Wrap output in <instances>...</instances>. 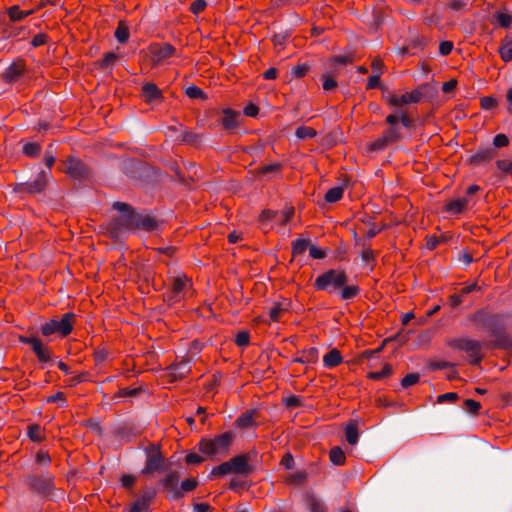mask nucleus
Instances as JSON below:
<instances>
[{
    "label": "nucleus",
    "mask_w": 512,
    "mask_h": 512,
    "mask_svg": "<svg viewBox=\"0 0 512 512\" xmlns=\"http://www.w3.org/2000/svg\"><path fill=\"white\" fill-rule=\"evenodd\" d=\"M496 155L493 148H485L478 150L475 154L469 158V163L474 166H479L490 162Z\"/></svg>",
    "instance_id": "412c9836"
},
{
    "label": "nucleus",
    "mask_w": 512,
    "mask_h": 512,
    "mask_svg": "<svg viewBox=\"0 0 512 512\" xmlns=\"http://www.w3.org/2000/svg\"><path fill=\"white\" fill-rule=\"evenodd\" d=\"M231 470L233 473L249 475L252 471V467L249 465V454H242L234 456L229 460Z\"/></svg>",
    "instance_id": "6ab92c4d"
},
{
    "label": "nucleus",
    "mask_w": 512,
    "mask_h": 512,
    "mask_svg": "<svg viewBox=\"0 0 512 512\" xmlns=\"http://www.w3.org/2000/svg\"><path fill=\"white\" fill-rule=\"evenodd\" d=\"M276 217H278L277 211L270 209L263 210L258 217V220L262 225V229H265L268 226V224Z\"/></svg>",
    "instance_id": "a19ab883"
},
{
    "label": "nucleus",
    "mask_w": 512,
    "mask_h": 512,
    "mask_svg": "<svg viewBox=\"0 0 512 512\" xmlns=\"http://www.w3.org/2000/svg\"><path fill=\"white\" fill-rule=\"evenodd\" d=\"M223 117L220 122L224 130L232 132L239 126L240 113L230 108L222 110Z\"/></svg>",
    "instance_id": "aec40b11"
},
{
    "label": "nucleus",
    "mask_w": 512,
    "mask_h": 512,
    "mask_svg": "<svg viewBox=\"0 0 512 512\" xmlns=\"http://www.w3.org/2000/svg\"><path fill=\"white\" fill-rule=\"evenodd\" d=\"M35 461L37 464L48 466L51 463V457L47 451L39 450L36 453Z\"/></svg>",
    "instance_id": "69168bd1"
},
{
    "label": "nucleus",
    "mask_w": 512,
    "mask_h": 512,
    "mask_svg": "<svg viewBox=\"0 0 512 512\" xmlns=\"http://www.w3.org/2000/svg\"><path fill=\"white\" fill-rule=\"evenodd\" d=\"M148 49L154 64H159L176 55V48L167 42L153 43Z\"/></svg>",
    "instance_id": "dca6fc26"
},
{
    "label": "nucleus",
    "mask_w": 512,
    "mask_h": 512,
    "mask_svg": "<svg viewBox=\"0 0 512 512\" xmlns=\"http://www.w3.org/2000/svg\"><path fill=\"white\" fill-rule=\"evenodd\" d=\"M22 151H23L24 155L34 158V157H37L40 155L41 145L39 143H35V142L26 143V144H24Z\"/></svg>",
    "instance_id": "37998d69"
},
{
    "label": "nucleus",
    "mask_w": 512,
    "mask_h": 512,
    "mask_svg": "<svg viewBox=\"0 0 512 512\" xmlns=\"http://www.w3.org/2000/svg\"><path fill=\"white\" fill-rule=\"evenodd\" d=\"M146 462L142 470L144 474H150L163 468L164 457L161 453L160 446L150 444L145 449Z\"/></svg>",
    "instance_id": "ddd939ff"
},
{
    "label": "nucleus",
    "mask_w": 512,
    "mask_h": 512,
    "mask_svg": "<svg viewBox=\"0 0 512 512\" xmlns=\"http://www.w3.org/2000/svg\"><path fill=\"white\" fill-rule=\"evenodd\" d=\"M343 193H344V189L341 186H336V187L329 189L326 192L324 199L328 203H335L342 199Z\"/></svg>",
    "instance_id": "4c0bfd02"
},
{
    "label": "nucleus",
    "mask_w": 512,
    "mask_h": 512,
    "mask_svg": "<svg viewBox=\"0 0 512 512\" xmlns=\"http://www.w3.org/2000/svg\"><path fill=\"white\" fill-rule=\"evenodd\" d=\"M322 87L325 91H331L337 87L336 80L330 76L329 74H323L322 77Z\"/></svg>",
    "instance_id": "13d9d810"
},
{
    "label": "nucleus",
    "mask_w": 512,
    "mask_h": 512,
    "mask_svg": "<svg viewBox=\"0 0 512 512\" xmlns=\"http://www.w3.org/2000/svg\"><path fill=\"white\" fill-rule=\"evenodd\" d=\"M169 369L171 370V375L175 380L183 379L190 371L187 361L172 364Z\"/></svg>",
    "instance_id": "bb28decb"
},
{
    "label": "nucleus",
    "mask_w": 512,
    "mask_h": 512,
    "mask_svg": "<svg viewBox=\"0 0 512 512\" xmlns=\"http://www.w3.org/2000/svg\"><path fill=\"white\" fill-rule=\"evenodd\" d=\"M159 224L155 217L139 213L135 229L152 232L157 230Z\"/></svg>",
    "instance_id": "5701e85b"
},
{
    "label": "nucleus",
    "mask_w": 512,
    "mask_h": 512,
    "mask_svg": "<svg viewBox=\"0 0 512 512\" xmlns=\"http://www.w3.org/2000/svg\"><path fill=\"white\" fill-rule=\"evenodd\" d=\"M55 477L50 472H31L24 477L25 486L33 493L48 496L54 489Z\"/></svg>",
    "instance_id": "39448f33"
},
{
    "label": "nucleus",
    "mask_w": 512,
    "mask_h": 512,
    "mask_svg": "<svg viewBox=\"0 0 512 512\" xmlns=\"http://www.w3.org/2000/svg\"><path fill=\"white\" fill-rule=\"evenodd\" d=\"M286 312V308H284L280 303H276L270 308L268 314L271 321L278 322Z\"/></svg>",
    "instance_id": "79ce46f5"
},
{
    "label": "nucleus",
    "mask_w": 512,
    "mask_h": 512,
    "mask_svg": "<svg viewBox=\"0 0 512 512\" xmlns=\"http://www.w3.org/2000/svg\"><path fill=\"white\" fill-rule=\"evenodd\" d=\"M498 52L504 62L512 61V38H504L499 46Z\"/></svg>",
    "instance_id": "cd10ccee"
},
{
    "label": "nucleus",
    "mask_w": 512,
    "mask_h": 512,
    "mask_svg": "<svg viewBox=\"0 0 512 512\" xmlns=\"http://www.w3.org/2000/svg\"><path fill=\"white\" fill-rule=\"evenodd\" d=\"M387 103L393 107H403L405 105L411 104L408 98V92L398 95L391 94L386 98Z\"/></svg>",
    "instance_id": "72a5a7b5"
},
{
    "label": "nucleus",
    "mask_w": 512,
    "mask_h": 512,
    "mask_svg": "<svg viewBox=\"0 0 512 512\" xmlns=\"http://www.w3.org/2000/svg\"><path fill=\"white\" fill-rule=\"evenodd\" d=\"M89 378L88 372H81L71 378L68 379L67 385L70 387L76 386L79 383L87 381Z\"/></svg>",
    "instance_id": "e2e57ef3"
},
{
    "label": "nucleus",
    "mask_w": 512,
    "mask_h": 512,
    "mask_svg": "<svg viewBox=\"0 0 512 512\" xmlns=\"http://www.w3.org/2000/svg\"><path fill=\"white\" fill-rule=\"evenodd\" d=\"M308 477V474L306 471H297L293 474H290L285 482L287 485H293V486H299L303 484Z\"/></svg>",
    "instance_id": "e433bc0d"
},
{
    "label": "nucleus",
    "mask_w": 512,
    "mask_h": 512,
    "mask_svg": "<svg viewBox=\"0 0 512 512\" xmlns=\"http://www.w3.org/2000/svg\"><path fill=\"white\" fill-rule=\"evenodd\" d=\"M114 36L117 39V41L121 44H124L128 41L130 32H129V27L127 26L125 21L120 20L118 22V26L115 30Z\"/></svg>",
    "instance_id": "2f4dec72"
},
{
    "label": "nucleus",
    "mask_w": 512,
    "mask_h": 512,
    "mask_svg": "<svg viewBox=\"0 0 512 512\" xmlns=\"http://www.w3.org/2000/svg\"><path fill=\"white\" fill-rule=\"evenodd\" d=\"M346 441L350 445H355L359 439L358 426L355 421H350L345 428Z\"/></svg>",
    "instance_id": "7c9ffc66"
},
{
    "label": "nucleus",
    "mask_w": 512,
    "mask_h": 512,
    "mask_svg": "<svg viewBox=\"0 0 512 512\" xmlns=\"http://www.w3.org/2000/svg\"><path fill=\"white\" fill-rule=\"evenodd\" d=\"M192 287V280L180 273L171 279L169 289L164 293V299L169 304L178 303L186 297Z\"/></svg>",
    "instance_id": "0eeeda50"
},
{
    "label": "nucleus",
    "mask_w": 512,
    "mask_h": 512,
    "mask_svg": "<svg viewBox=\"0 0 512 512\" xmlns=\"http://www.w3.org/2000/svg\"><path fill=\"white\" fill-rule=\"evenodd\" d=\"M329 458H330V461L334 465H338V466L345 464V461H346V456H345L344 451L338 446L333 447L330 450Z\"/></svg>",
    "instance_id": "c9c22d12"
},
{
    "label": "nucleus",
    "mask_w": 512,
    "mask_h": 512,
    "mask_svg": "<svg viewBox=\"0 0 512 512\" xmlns=\"http://www.w3.org/2000/svg\"><path fill=\"white\" fill-rule=\"evenodd\" d=\"M207 6V3L205 0H195L190 5V11L198 15L199 13L203 12Z\"/></svg>",
    "instance_id": "774afa93"
},
{
    "label": "nucleus",
    "mask_w": 512,
    "mask_h": 512,
    "mask_svg": "<svg viewBox=\"0 0 512 512\" xmlns=\"http://www.w3.org/2000/svg\"><path fill=\"white\" fill-rule=\"evenodd\" d=\"M185 93L191 99H205L206 98L204 91L196 85L189 86L186 89Z\"/></svg>",
    "instance_id": "8fccbe9b"
},
{
    "label": "nucleus",
    "mask_w": 512,
    "mask_h": 512,
    "mask_svg": "<svg viewBox=\"0 0 512 512\" xmlns=\"http://www.w3.org/2000/svg\"><path fill=\"white\" fill-rule=\"evenodd\" d=\"M309 240L298 238L291 244V252L293 257H297L305 253L309 249Z\"/></svg>",
    "instance_id": "473e14b6"
},
{
    "label": "nucleus",
    "mask_w": 512,
    "mask_h": 512,
    "mask_svg": "<svg viewBox=\"0 0 512 512\" xmlns=\"http://www.w3.org/2000/svg\"><path fill=\"white\" fill-rule=\"evenodd\" d=\"M403 138L400 125L388 126L382 134L368 145L371 151H383Z\"/></svg>",
    "instance_id": "9d476101"
},
{
    "label": "nucleus",
    "mask_w": 512,
    "mask_h": 512,
    "mask_svg": "<svg viewBox=\"0 0 512 512\" xmlns=\"http://www.w3.org/2000/svg\"><path fill=\"white\" fill-rule=\"evenodd\" d=\"M469 201L467 198H457L446 202L443 211L452 215L463 213L468 207Z\"/></svg>",
    "instance_id": "4be33fe9"
},
{
    "label": "nucleus",
    "mask_w": 512,
    "mask_h": 512,
    "mask_svg": "<svg viewBox=\"0 0 512 512\" xmlns=\"http://www.w3.org/2000/svg\"><path fill=\"white\" fill-rule=\"evenodd\" d=\"M294 213H295L294 207H292V206L286 207L279 215L280 216V225H282V226L287 225L293 218Z\"/></svg>",
    "instance_id": "6e6d98bb"
},
{
    "label": "nucleus",
    "mask_w": 512,
    "mask_h": 512,
    "mask_svg": "<svg viewBox=\"0 0 512 512\" xmlns=\"http://www.w3.org/2000/svg\"><path fill=\"white\" fill-rule=\"evenodd\" d=\"M65 173L74 180H85L90 176V169L79 158L69 156L65 160Z\"/></svg>",
    "instance_id": "4468645a"
},
{
    "label": "nucleus",
    "mask_w": 512,
    "mask_h": 512,
    "mask_svg": "<svg viewBox=\"0 0 512 512\" xmlns=\"http://www.w3.org/2000/svg\"><path fill=\"white\" fill-rule=\"evenodd\" d=\"M155 496H156V491L155 490H146L135 501L140 503L141 505H143L144 508H148L149 509V507H150L152 501L154 500Z\"/></svg>",
    "instance_id": "a18cd8bd"
},
{
    "label": "nucleus",
    "mask_w": 512,
    "mask_h": 512,
    "mask_svg": "<svg viewBox=\"0 0 512 512\" xmlns=\"http://www.w3.org/2000/svg\"><path fill=\"white\" fill-rule=\"evenodd\" d=\"M295 135L297 138L302 139V140L312 139V138L316 137L317 132L312 127L302 125L296 129Z\"/></svg>",
    "instance_id": "ea45409f"
},
{
    "label": "nucleus",
    "mask_w": 512,
    "mask_h": 512,
    "mask_svg": "<svg viewBox=\"0 0 512 512\" xmlns=\"http://www.w3.org/2000/svg\"><path fill=\"white\" fill-rule=\"evenodd\" d=\"M27 436L35 443H41L45 440L44 431L38 424H31L27 427Z\"/></svg>",
    "instance_id": "c85d7f7f"
},
{
    "label": "nucleus",
    "mask_w": 512,
    "mask_h": 512,
    "mask_svg": "<svg viewBox=\"0 0 512 512\" xmlns=\"http://www.w3.org/2000/svg\"><path fill=\"white\" fill-rule=\"evenodd\" d=\"M347 282L348 275L345 270L329 269L315 279L314 288L329 294L339 291L341 300H350L359 295L360 287L356 284L347 285Z\"/></svg>",
    "instance_id": "f257e3e1"
},
{
    "label": "nucleus",
    "mask_w": 512,
    "mask_h": 512,
    "mask_svg": "<svg viewBox=\"0 0 512 512\" xmlns=\"http://www.w3.org/2000/svg\"><path fill=\"white\" fill-rule=\"evenodd\" d=\"M393 373V368H392V365L389 364V363H386L383 368L381 369V371H372V372H369L367 374V378L368 379H371V380H375V381H378V380H382L384 378H387L389 376H391Z\"/></svg>",
    "instance_id": "f704fd0d"
},
{
    "label": "nucleus",
    "mask_w": 512,
    "mask_h": 512,
    "mask_svg": "<svg viewBox=\"0 0 512 512\" xmlns=\"http://www.w3.org/2000/svg\"><path fill=\"white\" fill-rule=\"evenodd\" d=\"M35 12L36 9L21 10L18 5H13L7 10L8 17L12 22H19Z\"/></svg>",
    "instance_id": "a878e982"
},
{
    "label": "nucleus",
    "mask_w": 512,
    "mask_h": 512,
    "mask_svg": "<svg viewBox=\"0 0 512 512\" xmlns=\"http://www.w3.org/2000/svg\"><path fill=\"white\" fill-rule=\"evenodd\" d=\"M229 473H232L229 461L221 463L220 465L214 467L211 471L212 476H223Z\"/></svg>",
    "instance_id": "09e8293b"
},
{
    "label": "nucleus",
    "mask_w": 512,
    "mask_h": 512,
    "mask_svg": "<svg viewBox=\"0 0 512 512\" xmlns=\"http://www.w3.org/2000/svg\"><path fill=\"white\" fill-rule=\"evenodd\" d=\"M141 97L147 104L162 103L164 101L162 90L152 82H146L142 85Z\"/></svg>",
    "instance_id": "a211bd4d"
},
{
    "label": "nucleus",
    "mask_w": 512,
    "mask_h": 512,
    "mask_svg": "<svg viewBox=\"0 0 512 512\" xmlns=\"http://www.w3.org/2000/svg\"><path fill=\"white\" fill-rule=\"evenodd\" d=\"M280 169H281L280 163H272V164H267V165H263V166L259 167L257 169V173L259 175H266L269 173L278 172Z\"/></svg>",
    "instance_id": "bf43d9fd"
},
{
    "label": "nucleus",
    "mask_w": 512,
    "mask_h": 512,
    "mask_svg": "<svg viewBox=\"0 0 512 512\" xmlns=\"http://www.w3.org/2000/svg\"><path fill=\"white\" fill-rule=\"evenodd\" d=\"M403 138L400 125L388 126L382 134L368 145L371 151H383Z\"/></svg>",
    "instance_id": "9b49d317"
},
{
    "label": "nucleus",
    "mask_w": 512,
    "mask_h": 512,
    "mask_svg": "<svg viewBox=\"0 0 512 512\" xmlns=\"http://www.w3.org/2000/svg\"><path fill=\"white\" fill-rule=\"evenodd\" d=\"M19 341L31 346L32 351L40 363H48L51 361V350L45 346L39 338L20 336Z\"/></svg>",
    "instance_id": "2eb2a0df"
},
{
    "label": "nucleus",
    "mask_w": 512,
    "mask_h": 512,
    "mask_svg": "<svg viewBox=\"0 0 512 512\" xmlns=\"http://www.w3.org/2000/svg\"><path fill=\"white\" fill-rule=\"evenodd\" d=\"M284 404L288 408H297L302 406V399L300 396L290 395L289 397L285 398Z\"/></svg>",
    "instance_id": "338daca9"
},
{
    "label": "nucleus",
    "mask_w": 512,
    "mask_h": 512,
    "mask_svg": "<svg viewBox=\"0 0 512 512\" xmlns=\"http://www.w3.org/2000/svg\"><path fill=\"white\" fill-rule=\"evenodd\" d=\"M420 376L418 373H409L401 380V386L406 389L419 382Z\"/></svg>",
    "instance_id": "5fc2aeb1"
},
{
    "label": "nucleus",
    "mask_w": 512,
    "mask_h": 512,
    "mask_svg": "<svg viewBox=\"0 0 512 512\" xmlns=\"http://www.w3.org/2000/svg\"><path fill=\"white\" fill-rule=\"evenodd\" d=\"M447 345L455 350L464 351L470 358V364L480 365L484 358L482 354V343L478 340L468 338H452L446 341Z\"/></svg>",
    "instance_id": "423d86ee"
},
{
    "label": "nucleus",
    "mask_w": 512,
    "mask_h": 512,
    "mask_svg": "<svg viewBox=\"0 0 512 512\" xmlns=\"http://www.w3.org/2000/svg\"><path fill=\"white\" fill-rule=\"evenodd\" d=\"M179 479L180 475L177 471H170L160 481L163 490L169 492L171 499H180L183 497L182 491L178 488Z\"/></svg>",
    "instance_id": "f3484780"
},
{
    "label": "nucleus",
    "mask_w": 512,
    "mask_h": 512,
    "mask_svg": "<svg viewBox=\"0 0 512 512\" xmlns=\"http://www.w3.org/2000/svg\"><path fill=\"white\" fill-rule=\"evenodd\" d=\"M27 72V64L22 57L15 58L2 72L1 80L6 84H13L20 80Z\"/></svg>",
    "instance_id": "f8f14e48"
},
{
    "label": "nucleus",
    "mask_w": 512,
    "mask_h": 512,
    "mask_svg": "<svg viewBox=\"0 0 512 512\" xmlns=\"http://www.w3.org/2000/svg\"><path fill=\"white\" fill-rule=\"evenodd\" d=\"M118 60V55L113 52L105 53L98 61V65L101 69H108L115 65L116 61Z\"/></svg>",
    "instance_id": "58836bf2"
},
{
    "label": "nucleus",
    "mask_w": 512,
    "mask_h": 512,
    "mask_svg": "<svg viewBox=\"0 0 512 512\" xmlns=\"http://www.w3.org/2000/svg\"><path fill=\"white\" fill-rule=\"evenodd\" d=\"M250 343V334L248 331H240L235 337V344L238 347H247Z\"/></svg>",
    "instance_id": "603ef678"
},
{
    "label": "nucleus",
    "mask_w": 512,
    "mask_h": 512,
    "mask_svg": "<svg viewBox=\"0 0 512 512\" xmlns=\"http://www.w3.org/2000/svg\"><path fill=\"white\" fill-rule=\"evenodd\" d=\"M497 104V100L492 96H484L480 99V106L484 110L493 109Z\"/></svg>",
    "instance_id": "0e129e2a"
},
{
    "label": "nucleus",
    "mask_w": 512,
    "mask_h": 512,
    "mask_svg": "<svg viewBox=\"0 0 512 512\" xmlns=\"http://www.w3.org/2000/svg\"><path fill=\"white\" fill-rule=\"evenodd\" d=\"M309 70L310 66L308 64H298L292 68L291 73L296 78H302L307 75Z\"/></svg>",
    "instance_id": "052dcab7"
},
{
    "label": "nucleus",
    "mask_w": 512,
    "mask_h": 512,
    "mask_svg": "<svg viewBox=\"0 0 512 512\" xmlns=\"http://www.w3.org/2000/svg\"><path fill=\"white\" fill-rule=\"evenodd\" d=\"M472 320L485 328L489 335L495 338L491 342L492 347L499 349L512 348V337L505 332L500 315L478 310L473 314Z\"/></svg>",
    "instance_id": "f03ea898"
},
{
    "label": "nucleus",
    "mask_w": 512,
    "mask_h": 512,
    "mask_svg": "<svg viewBox=\"0 0 512 512\" xmlns=\"http://www.w3.org/2000/svg\"><path fill=\"white\" fill-rule=\"evenodd\" d=\"M308 506L310 512H326L324 504L312 496L308 500Z\"/></svg>",
    "instance_id": "680f3d73"
},
{
    "label": "nucleus",
    "mask_w": 512,
    "mask_h": 512,
    "mask_svg": "<svg viewBox=\"0 0 512 512\" xmlns=\"http://www.w3.org/2000/svg\"><path fill=\"white\" fill-rule=\"evenodd\" d=\"M342 362H343V357L341 355V352L337 348L331 349L323 357V365L329 369L337 367Z\"/></svg>",
    "instance_id": "393cba45"
},
{
    "label": "nucleus",
    "mask_w": 512,
    "mask_h": 512,
    "mask_svg": "<svg viewBox=\"0 0 512 512\" xmlns=\"http://www.w3.org/2000/svg\"><path fill=\"white\" fill-rule=\"evenodd\" d=\"M198 485V481L195 478H189L181 482L179 490L182 491L183 496L185 493L193 491Z\"/></svg>",
    "instance_id": "4d7b16f0"
},
{
    "label": "nucleus",
    "mask_w": 512,
    "mask_h": 512,
    "mask_svg": "<svg viewBox=\"0 0 512 512\" xmlns=\"http://www.w3.org/2000/svg\"><path fill=\"white\" fill-rule=\"evenodd\" d=\"M494 18L497 24L505 29L510 28L512 23V16L505 12H496L494 14Z\"/></svg>",
    "instance_id": "c03bdc74"
},
{
    "label": "nucleus",
    "mask_w": 512,
    "mask_h": 512,
    "mask_svg": "<svg viewBox=\"0 0 512 512\" xmlns=\"http://www.w3.org/2000/svg\"><path fill=\"white\" fill-rule=\"evenodd\" d=\"M353 62V55H336L329 59V63L333 66L347 65Z\"/></svg>",
    "instance_id": "49530a36"
},
{
    "label": "nucleus",
    "mask_w": 512,
    "mask_h": 512,
    "mask_svg": "<svg viewBox=\"0 0 512 512\" xmlns=\"http://www.w3.org/2000/svg\"><path fill=\"white\" fill-rule=\"evenodd\" d=\"M200 135L192 130H184L181 135V141L187 144H196L200 141Z\"/></svg>",
    "instance_id": "de8ad7c7"
},
{
    "label": "nucleus",
    "mask_w": 512,
    "mask_h": 512,
    "mask_svg": "<svg viewBox=\"0 0 512 512\" xmlns=\"http://www.w3.org/2000/svg\"><path fill=\"white\" fill-rule=\"evenodd\" d=\"M76 315L72 312H67L62 315L61 319H50L40 326V332L43 336L48 337L53 334H58L60 337L68 336L74 327Z\"/></svg>",
    "instance_id": "20e7f679"
},
{
    "label": "nucleus",
    "mask_w": 512,
    "mask_h": 512,
    "mask_svg": "<svg viewBox=\"0 0 512 512\" xmlns=\"http://www.w3.org/2000/svg\"><path fill=\"white\" fill-rule=\"evenodd\" d=\"M496 167L500 170L504 175H509L512 169V161L509 159H498L496 161Z\"/></svg>",
    "instance_id": "864d4df0"
},
{
    "label": "nucleus",
    "mask_w": 512,
    "mask_h": 512,
    "mask_svg": "<svg viewBox=\"0 0 512 512\" xmlns=\"http://www.w3.org/2000/svg\"><path fill=\"white\" fill-rule=\"evenodd\" d=\"M234 438L235 434L232 431H226L215 436L213 439H202L198 447L201 453L212 456L217 453L227 452Z\"/></svg>",
    "instance_id": "6e6552de"
},
{
    "label": "nucleus",
    "mask_w": 512,
    "mask_h": 512,
    "mask_svg": "<svg viewBox=\"0 0 512 512\" xmlns=\"http://www.w3.org/2000/svg\"><path fill=\"white\" fill-rule=\"evenodd\" d=\"M50 176L49 171L41 170L33 181L16 183L13 191L21 196L40 194L46 189Z\"/></svg>",
    "instance_id": "1a4fd4ad"
},
{
    "label": "nucleus",
    "mask_w": 512,
    "mask_h": 512,
    "mask_svg": "<svg viewBox=\"0 0 512 512\" xmlns=\"http://www.w3.org/2000/svg\"><path fill=\"white\" fill-rule=\"evenodd\" d=\"M464 406L467 412L472 415H478L481 409V403L473 399H466L464 401Z\"/></svg>",
    "instance_id": "3c124183"
},
{
    "label": "nucleus",
    "mask_w": 512,
    "mask_h": 512,
    "mask_svg": "<svg viewBox=\"0 0 512 512\" xmlns=\"http://www.w3.org/2000/svg\"><path fill=\"white\" fill-rule=\"evenodd\" d=\"M298 353L300 355L292 360L293 363L314 364L318 361V349L316 347L303 349Z\"/></svg>",
    "instance_id": "b1692460"
},
{
    "label": "nucleus",
    "mask_w": 512,
    "mask_h": 512,
    "mask_svg": "<svg viewBox=\"0 0 512 512\" xmlns=\"http://www.w3.org/2000/svg\"><path fill=\"white\" fill-rule=\"evenodd\" d=\"M254 425V411H246L242 413L236 420L235 426L246 429Z\"/></svg>",
    "instance_id": "c756f323"
},
{
    "label": "nucleus",
    "mask_w": 512,
    "mask_h": 512,
    "mask_svg": "<svg viewBox=\"0 0 512 512\" xmlns=\"http://www.w3.org/2000/svg\"><path fill=\"white\" fill-rule=\"evenodd\" d=\"M113 208L121 215L110 222L108 228L110 237L117 238L122 230H135L139 213L123 202H114Z\"/></svg>",
    "instance_id": "7ed1b4c3"
}]
</instances>
